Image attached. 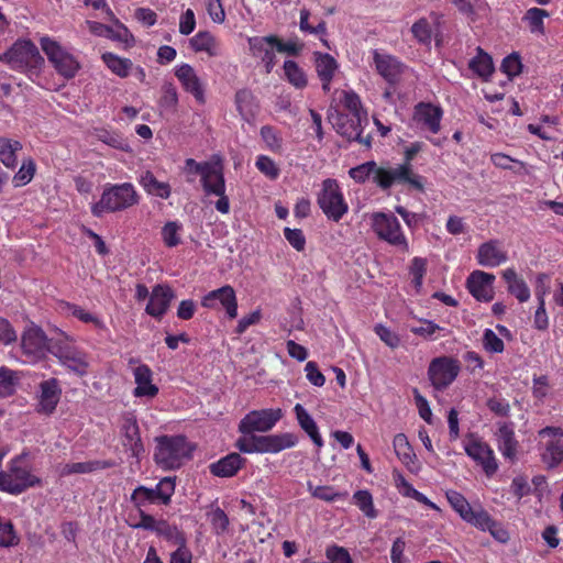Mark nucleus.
Wrapping results in <instances>:
<instances>
[{"label": "nucleus", "instance_id": "obj_1", "mask_svg": "<svg viewBox=\"0 0 563 563\" xmlns=\"http://www.w3.org/2000/svg\"><path fill=\"white\" fill-rule=\"evenodd\" d=\"M282 417L283 411L279 408L252 410L246 413L239 423V431L243 437L236 440L235 446L238 450L246 454H276L283 450L294 448L298 443V437L294 433L254 434L255 432L272 430Z\"/></svg>", "mask_w": 563, "mask_h": 563}, {"label": "nucleus", "instance_id": "obj_2", "mask_svg": "<svg viewBox=\"0 0 563 563\" xmlns=\"http://www.w3.org/2000/svg\"><path fill=\"white\" fill-rule=\"evenodd\" d=\"M139 194L131 183L106 185L100 199L91 205V213L101 218L104 213L126 210L139 203Z\"/></svg>", "mask_w": 563, "mask_h": 563}, {"label": "nucleus", "instance_id": "obj_3", "mask_svg": "<svg viewBox=\"0 0 563 563\" xmlns=\"http://www.w3.org/2000/svg\"><path fill=\"white\" fill-rule=\"evenodd\" d=\"M192 450L184 435H162L156 438L154 461L165 471L175 470L190 457Z\"/></svg>", "mask_w": 563, "mask_h": 563}, {"label": "nucleus", "instance_id": "obj_4", "mask_svg": "<svg viewBox=\"0 0 563 563\" xmlns=\"http://www.w3.org/2000/svg\"><path fill=\"white\" fill-rule=\"evenodd\" d=\"M0 62L7 64L13 70L30 74H37L44 65V58L38 48L30 40H18L7 52L0 55Z\"/></svg>", "mask_w": 563, "mask_h": 563}, {"label": "nucleus", "instance_id": "obj_5", "mask_svg": "<svg viewBox=\"0 0 563 563\" xmlns=\"http://www.w3.org/2000/svg\"><path fill=\"white\" fill-rule=\"evenodd\" d=\"M372 229L377 238L402 253H409V242L399 220L393 213L375 212L371 217Z\"/></svg>", "mask_w": 563, "mask_h": 563}, {"label": "nucleus", "instance_id": "obj_6", "mask_svg": "<svg viewBox=\"0 0 563 563\" xmlns=\"http://www.w3.org/2000/svg\"><path fill=\"white\" fill-rule=\"evenodd\" d=\"M40 45L57 74L66 79L76 76L80 69V63L65 47L48 36L41 37Z\"/></svg>", "mask_w": 563, "mask_h": 563}, {"label": "nucleus", "instance_id": "obj_7", "mask_svg": "<svg viewBox=\"0 0 563 563\" xmlns=\"http://www.w3.org/2000/svg\"><path fill=\"white\" fill-rule=\"evenodd\" d=\"M40 482V478L33 475L26 465H23L22 459L13 460L9 470L0 473V490L12 495H19Z\"/></svg>", "mask_w": 563, "mask_h": 563}, {"label": "nucleus", "instance_id": "obj_8", "mask_svg": "<svg viewBox=\"0 0 563 563\" xmlns=\"http://www.w3.org/2000/svg\"><path fill=\"white\" fill-rule=\"evenodd\" d=\"M318 205L328 219L339 222L349 211V206L335 179L328 178L322 183L318 194Z\"/></svg>", "mask_w": 563, "mask_h": 563}, {"label": "nucleus", "instance_id": "obj_9", "mask_svg": "<svg viewBox=\"0 0 563 563\" xmlns=\"http://www.w3.org/2000/svg\"><path fill=\"white\" fill-rule=\"evenodd\" d=\"M540 438L541 461L548 468H554L563 462V429L545 427L538 431Z\"/></svg>", "mask_w": 563, "mask_h": 563}, {"label": "nucleus", "instance_id": "obj_10", "mask_svg": "<svg viewBox=\"0 0 563 563\" xmlns=\"http://www.w3.org/2000/svg\"><path fill=\"white\" fill-rule=\"evenodd\" d=\"M460 362L451 356L433 358L428 367V378L435 390L446 389L459 376Z\"/></svg>", "mask_w": 563, "mask_h": 563}, {"label": "nucleus", "instance_id": "obj_11", "mask_svg": "<svg viewBox=\"0 0 563 563\" xmlns=\"http://www.w3.org/2000/svg\"><path fill=\"white\" fill-rule=\"evenodd\" d=\"M395 184L409 185L417 190H423L422 177L415 174L408 163L395 167H383L377 175V186L380 189L387 190Z\"/></svg>", "mask_w": 563, "mask_h": 563}, {"label": "nucleus", "instance_id": "obj_12", "mask_svg": "<svg viewBox=\"0 0 563 563\" xmlns=\"http://www.w3.org/2000/svg\"><path fill=\"white\" fill-rule=\"evenodd\" d=\"M57 343L47 339L41 329H30L22 335L21 349L26 356V362H35L45 356L46 352L52 353L53 346Z\"/></svg>", "mask_w": 563, "mask_h": 563}, {"label": "nucleus", "instance_id": "obj_13", "mask_svg": "<svg viewBox=\"0 0 563 563\" xmlns=\"http://www.w3.org/2000/svg\"><path fill=\"white\" fill-rule=\"evenodd\" d=\"M335 131L349 141H357L371 146L369 139H363V123H367V118L355 117L343 112H336L330 117Z\"/></svg>", "mask_w": 563, "mask_h": 563}, {"label": "nucleus", "instance_id": "obj_14", "mask_svg": "<svg viewBox=\"0 0 563 563\" xmlns=\"http://www.w3.org/2000/svg\"><path fill=\"white\" fill-rule=\"evenodd\" d=\"M466 454L482 466L487 476L498 470V464L492 448L477 437L471 435L464 443Z\"/></svg>", "mask_w": 563, "mask_h": 563}, {"label": "nucleus", "instance_id": "obj_15", "mask_svg": "<svg viewBox=\"0 0 563 563\" xmlns=\"http://www.w3.org/2000/svg\"><path fill=\"white\" fill-rule=\"evenodd\" d=\"M372 55L373 65L378 75L382 76L389 86L397 85L406 71L407 66L397 57L378 49H373Z\"/></svg>", "mask_w": 563, "mask_h": 563}, {"label": "nucleus", "instance_id": "obj_16", "mask_svg": "<svg viewBox=\"0 0 563 563\" xmlns=\"http://www.w3.org/2000/svg\"><path fill=\"white\" fill-rule=\"evenodd\" d=\"M201 306L208 309H218L221 306L230 319L238 317V299L233 287L230 285L206 294L201 299Z\"/></svg>", "mask_w": 563, "mask_h": 563}, {"label": "nucleus", "instance_id": "obj_17", "mask_svg": "<svg viewBox=\"0 0 563 563\" xmlns=\"http://www.w3.org/2000/svg\"><path fill=\"white\" fill-rule=\"evenodd\" d=\"M52 354L55 355L62 365L74 372L78 376H84L88 372L89 363L84 352L68 344L53 346Z\"/></svg>", "mask_w": 563, "mask_h": 563}, {"label": "nucleus", "instance_id": "obj_18", "mask_svg": "<svg viewBox=\"0 0 563 563\" xmlns=\"http://www.w3.org/2000/svg\"><path fill=\"white\" fill-rule=\"evenodd\" d=\"M494 274L477 269L468 275L466 288L476 300L488 302L494 298Z\"/></svg>", "mask_w": 563, "mask_h": 563}, {"label": "nucleus", "instance_id": "obj_19", "mask_svg": "<svg viewBox=\"0 0 563 563\" xmlns=\"http://www.w3.org/2000/svg\"><path fill=\"white\" fill-rule=\"evenodd\" d=\"M476 261L479 266L495 268L508 261V253L501 241L492 239L478 246Z\"/></svg>", "mask_w": 563, "mask_h": 563}, {"label": "nucleus", "instance_id": "obj_20", "mask_svg": "<svg viewBox=\"0 0 563 563\" xmlns=\"http://www.w3.org/2000/svg\"><path fill=\"white\" fill-rule=\"evenodd\" d=\"M122 444L126 451L131 452L133 457L140 459L144 453V446L141 440L140 428L136 418L128 413L123 417L121 426Z\"/></svg>", "mask_w": 563, "mask_h": 563}, {"label": "nucleus", "instance_id": "obj_21", "mask_svg": "<svg viewBox=\"0 0 563 563\" xmlns=\"http://www.w3.org/2000/svg\"><path fill=\"white\" fill-rule=\"evenodd\" d=\"M175 76L181 84L183 88L194 96L197 102H205V87L197 75L194 67L187 63H183L175 67Z\"/></svg>", "mask_w": 563, "mask_h": 563}, {"label": "nucleus", "instance_id": "obj_22", "mask_svg": "<svg viewBox=\"0 0 563 563\" xmlns=\"http://www.w3.org/2000/svg\"><path fill=\"white\" fill-rule=\"evenodd\" d=\"M443 111L440 107L432 103L419 102L415 107L413 119L432 134H437L441 130V120Z\"/></svg>", "mask_w": 563, "mask_h": 563}, {"label": "nucleus", "instance_id": "obj_23", "mask_svg": "<svg viewBox=\"0 0 563 563\" xmlns=\"http://www.w3.org/2000/svg\"><path fill=\"white\" fill-rule=\"evenodd\" d=\"M276 36H254L249 38V46L252 55L254 57L261 58L262 63L265 65L266 73L269 74L275 66V44Z\"/></svg>", "mask_w": 563, "mask_h": 563}, {"label": "nucleus", "instance_id": "obj_24", "mask_svg": "<svg viewBox=\"0 0 563 563\" xmlns=\"http://www.w3.org/2000/svg\"><path fill=\"white\" fill-rule=\"evenodd\" d=\"M60 395L62 389L56 378L41 382L37 411L45 415L53 413L59 402Z\"/></svg>", "mask_w": 563, "mask_h": 563}, {"label": "nucleus", "instance_id": "obj_25", "mask_svg": "<svg viewBox=\"0 0 563 563\" xmlns=\"http://www.w3.org/2000/svg\"><path fill=\"white\" fill-rule=\"evenodd\" d=\"M175 294L169 286L156 285L153 287L148 303L145 308L146 313L154 318H162L169 308Z\"/></svg>", "mask_w": 563, "mask_h": 563}, {"label": "nucleus", "instance_id": "obj_26", "mask_svg": "<svg viewBox=\"0 0 563 563\" xmlns=\"http://www.w3.org/2000/svg\"><path fill=\"white\" fill-rule=\"evenodd\" d=\"M216 162L201 177V185L206 195H223L225 192V179L223 175V165L219 156H214Z\"/></svg>", "mask_w": 563, "mask_h": 563}, {"label": "nucleus", "instance_id": "obj_27", "mask_svg": "<svg viewBox=\"0 0 563 563\" xmlns=\"http://www.w3.org/2000/svg\"><path fill=\"white\" fill-rule=\"evenodd\" d=\"M313 63L317 75L322 84V90L329 92L331 81L339 68L338 62L328 53L314 52Z\"/></svg>", "mask_w": 563, "mask_h": 563}, {"label": "nucleus", "instance_id": "obj_28", "mask_svg": "<svg viewBox=\"0 0 563 563\" xmlns=\"http://www.w3.org/2000/svg\"><path fill=\"white\" fill-rule=\"evenodd\" d=\"M234 101L242 120L253 124L260 111V103L253 92L249 89H241L236 91Z\"/></svg>", "mask_w": 563, "mask_h": 563}, {"label": "nucleus", "instance_id": "obj_29", "mask_svg": "<svg viewBox=\"0 0 563 563\" xmlns=\"http://www.w3.org/2000/svg\"><path fill=\"white\" fill-rule=\"evenodd\" d=\"M503 278L507 283V290L519 302H527L530 299V288L522 277L512 267L503 271Z\"/></svg>", "mask_w": 563, "mask_h": 563}, {"label": "nucleus", "instance_id": "obj_30", "mask_svg": "<svg viewBox=\"0 0 563 563\" xmlns=\"http://www.w3.org/2000/svg\"><path fill=\"white\" fill-rule=\"evenodd\" d=\"M136 388L134 389V396L136 397H150L153 398L158 394V388L152 384V371L145 365L141 364L133 371Z\"/></svg>", "mask_w": 563, "mask_h": 563}, {"label": "nucleus", "instance_id": "obj_31", "mask_svg": "<svg viewBox=\"0 0 563 563\" xmlns=\"http://www.w3.org/2000/svg\"><path fill=\"white\" fill-rule=\"evenodd\" d=\"M498 449L506 459H514L517 453L518 441L515 437L514 424L503 422L497 431Z\"/></svg>", "mask_w": 563, "mask_h": 563}, {"label": "nucleus", "instance_id": "obj_32", "mask_svg": "<svg viewBox=\"0 0 563 563\" xmlns=\"http://www.w3.org/2000/svg\"><path fill=\"white\" fill-rule=\"evenodd\" d=\"M243 459L239 453H230L209 465L210 473L218 477H232L241 468Z\"/></svg>", "mask_w": 563, "mask_h": 563}, {"label": "nucleus", "instance_id": "obj_33", "mask_svg": "<svg viewBox=\"0 0 563 563\" xmlns=\"http://www.w3.org/2000/svg\"><path fill=\"white\" fill-rule=\"evenodd\" d=\"M294 412L300 428L318 448H321L323 445V440L319 432V428L310 413L300 404L295 405Z\"/></svg>", "mask_w": 563, "mask_h": 563}, {"label": "nucleus", "instance_id": "obj_34", "mask_svg": "<svg viewBox=\"0 0 563 563\" xmlns=\"http://www.w3.org/2000/svg\"><path fill=\"white\" fill-rule=\"evenodd\" d=\"M468 69L483 80H488L494 73V64L489 54L482 47L476 48V55L470 59Z\"/></svg>", "mask_w": 563, "mask_h": 563}, {"label": "nucleus", "instance_id": "obj_35", "mask_svg": "<svg viewBox=\"0 0 563 563\" xmlns=\"http://www.w3.org/2000/svg\"><path fill=\"white\" fill-rule=\"evenodd\" d=\"M139 183L151 196L162 199H168L170 197L172 188L169 184L159 181L150 170H145L140 175Z\"/></svg>", "mask_w": 563, "mask_h": 563}, {"label": "nucleus", "instance_id": "obj_36", "mask_svg": "<svg viewBox=\"0 0 563 563\" xmlns=\"http://www.w3.org/2000/svg\"><path fill=\"white\" fill-rule=\"evenodd\" d=\"M114 463L110 461L76 462L63 465L59 472L62 476H69L71 474H88L98 470L112 467Z\"/></svg>", "mask_w": 563, "mask_h": 563}, {"label": "nucleus", "instance_id": "obj_37", "mask_svg": "<svg viewBox=\"0 0 563 563\" xmlns=\"http://www.w3.org/2000/svg\"><path fill=\"white\" fill-rule=\"evenodd\" d=\"M92 135L100 142L104 143L106 145L120 150L123 152H129L130 145L126 141V139L123 137V135L117 131L109 130L106 128H95L92 131Z\"/></svg>", "mask_w": 563, "mask_h": 563}, {"label": "nucleus", "instance_id": "obj_38", "mask_svg": "<svg viewBox=\"0 0 563 563\" xmlns=\"http://www.w3.org/2000/svg\"><path fill=\"white\" fill-rule=\"evenodd\" d=\"M106 66L120 78H125L133 69V63L129 58L120 57L119 55L106 52L101 56Z\"/></svg>", "mask_w": 563, "mask_h": 563}, {"label": "nucleus", "instance_id": "obj_39", "mask_svg": "<svg viewBox=\"0 0 563 563\" xmlns=\"http://www.w3.org/2000/svg\"><path fill=\"white\" fill-rule=\"evenodd\" d=\"M22 150V143L18 140L0 137V161L8 168H14L18 164L16 153Z\"/></svg>", "mask_w": 563, "mask_h": 563}, {"label": "nucleus", "instance_id": "obj_40", "mask_svg": "<svg viewBox=\"0 0 563 563\" xmlns=\"http://www.w3.org/2000/svg\"><path fill=\"white\" fill-rule=\"evenodd\" d=\"M190 46L195 52H206L209 56L218 55L216 37L208 31H200L192 36Z\"/></svg>", "mask_w": 563, "mask_h": 563}, {"label": "nucleus", "instance_id": "obj_41", "mask_svg": "<svg viewBox=\"0 0 563 563\" xmlns=\"http://www.w3.org/2000/svg\"><path fill=\"white\" fill-rule=\"evenodd\" d=\"M155 533L177 549L186 547L185 534L176 526H172L165 520H159Z\"/></svg>", "mask_w": 563, "mask_h": 563}, {"label": "nucleus", "instance_id": "obj_42", "mask_svg": "<svg viewBox=\"0 0 563 563\" xmlns=\"http://www.w3.org/2000/svg\"><path fill=\"white\" fill-rule=\"evenodd\" d=\"M382 166H378L374 161L363 163L356 167H353L349 170V175L356 183L363 184L369 177L373 178V181L377 185V175L382 170Z\"/></svg>", "mask_w": 563, "mask_h": 563}, {"label": "nucleus", "instance_id": "obj_43", "mask_svg": "<svg viewBox=\"0 0 563 563\" xmlns=\"http://www.w3.org/2000/svg\"><path fill=\"white\" fill-rule=\"evenodd\" d=\"M19 373L5 366L0 367V398L12 396L19 384Z\"/></svg>", "mask_w": 563, "mask_h": 563}, {"label": "nucleus", "instance_id": "obj_44", "mask_svg": "<svg viewBox=\"0 0 563 563\" xmlns=\"http://www.w3.org/2000/svg\"><path fill=\"white\" fill-rule=\"evenodd\" d=\"M284 73L286 79L297 89H303L308 85V78L305 70L294 60L284 63Z\"/></svg>", "mask_w": 563, "mask_h": 563}, {"label": "nucleus", "instance_id": "obj_45", "mask_svg": "<svg viewBox=\"0 0 563 563\" xmlns=\"http://www.w3.org/2000/svg\"><path fill=\"white\" fill-rule=\"evenodd\" d=\"M131 501L136 508L159 504L157 488H148L146 486L140 485L132 492Z\"/></svg>", "mask_w": 563, "mask_h": 563}, {"label": "nucleus", "instance_id": "obj_46", "mask_svg": "<svg viewBox=\"0 0 563 563\" xmlns=\"http://www.w3.org/2000/svg\"><path fill=\"white\" fill-rule=\"evenodd\" d=\"M550 14L548 11L539 8H530L525 13L522 20L527 22L528 27L531 33L534 34H544V18H548Z\"/></svg>", "mask_w": 563, "mask_h": 563}, {"label": "nucleus", "instance_id": "obj_47", "mask_svg": "<svg viewBox=\"0 0 563 563\" xmlns=\"http://www.w3.org/2000/svg\"><path fill=\"white\" fill-rule=\"evenodd\" d=\"M60 308L65 313L70 314L85 323H93L97 328L103 327V322L98 317L77 305L62 302Z\"/></svg>", "mask_w": 563, "mask_h": 563}, {"label": "nucleus", "instance_id": "obj_48", "mask_svg": "<svg viewBox=\"0 0 563 563\" xmlns=\"http://www.w3.org/2000/svg\"><path fill=\"white\" fill-rule=\"evenodd\" d=\"M393 445L396 455L401 460L404 464L408 465L410 462H412L415 454L407 437L404 433H398L394 437Z\"/></svg>", "mask_w": 563, "mask_h": 563}, {"label": "nucleus", "instance_id": "obj_49", "mask_svg": "<svg viewBox=\"0 0 563 563\" xmlns=\"http://www.w3.org/2000/svg\"><path fill=\"white\" fill-rule=\"evenodd\" d=\"M355 505L368 518H376L377 511L373 504V497L368 490H357L353 495Z\"/></svg>", "mask_w": 563, "mask_h": 563}, {"label": "nucleus", "instance_id": "obj_50", "mask_svg": "<svg viewBox=\"0 0 563 563\" xmlns=\"http://www.w3.org/2000/svg\"><path fill=\"white\" fill-rule=\"evenodd\" d=\"M490 159L496 167L501 169H510L518 174L526 170V165L523 162L511 158L504 153H495L490 156Z\"/></svg>", "mask_w": 563, "mask_h": 563}, {"label": "nucleus", "instance_id": "obj_51", "mask_svg": "<svg viewBox=\"0 0 563 563\" xmlns=\"http://www.w3.org/2000/svg\"><path fill=\"white\" fill-rule=\"evenodd\" d=\"M262 140L265 142L266 147L274 152L280 153L283 148V139L280 134L271 125H264L260 131Z\"/></svg>", "mask_w": 563, "mask_h": 563}, {"label": "nucleus", "instance_id": "obj_52", "mask_svg": "<svg viewBox=\"0 0 563 563\" xmlns=\"http://www.w3.org/2000/svg\"><path fill=\"white\" fill-rule=\"evenodd\" d=\"M467 523H471L472 526L483 530L487 531L488 528L492 526L494 519L490 517V515L483 509L482 507H478L476 509H472L470 514L464 519Z\"/></svg>", "mask_w": 563, "mask_h": 563}, {"label": "nucleus", "instance_id": "obj_53", "mask_svg": "<svg viewBox=\"0 0 563 563\" xmlns=\"http://www.w3.org/2000/svg\"><path fill=\"white\" fill-rule=\"evenodd\" d=\"M19 543V537L10 520L0 517V548H11Z\"/></svg>", "mask_w": 563, "mask_h": 563}, {"label": "nucleus", "instance_id": "obj_54", "mask_svg": "<svg viewBox=\"0 0 563 563\" xmlns=\"http://www.w3.org/2000/svg\"><path fill=\"white\" fill-rule=\"evenodd\" d=\"M446 498L451 507L460 515L464 520L470 511L473 509L466 498L459 492L449 490L446 492Z\"/></svg>", "mask_w": 563, "mask_h": 563}, {"label": "nucleus", "instance_id": "obj_55", "mask_svg": "<svg viewBox=\"0 0 563 563\" xmlns=\"http://www.w3.org/2000/svg\"><path fill=\"white\" fill-rule=\"evenodd\" d=\"M207 516L214 533L223 534L228 531L230 521L227 514L221 508L217 507L216 509H212L207 514Z\"/></svg>", "mask_w": 563, "mask_h": 563}, {"label": "nucleus", "instance_id": "obj_56", "mask_svg": "<svg viewBox=\"0 0 563 563\" xmlns=\"http://www.w3.org/2000/svg\"><path fill=\"white\" fill-rule=\"evenodd\" d=\"M35 174V163L32 158L24 159L20 169L13 177V183L15 187L25 186L29 184Z\"/></svg>", "mask_w": 563, "mask_h": 563}, {"label": "nucleus", "instance_id": "obj_57", "mask_svg": "<svg viewBox=\"0 0 563 563\" xmlns=\"http://www.w3.org/2000/svg\"><path fill=\"white\" fill-rule=\"evenodd\" d=\"M255 166L262 174L272 180H275L279 177V167L267 155H258L255 162Z\"/></svg>", "mask_w": 563, "mask_h": 563}, {"label": "nucleus", "instance_id": "obj_58", "mask_svg": "<svg viewBox=\"0 0 563 563\" xmlns=\"http://www.w3.org/2000/svg\"><path fill=\"white\" fill-rule=\"evenodd\" d=\"M181 224L177 221L167 222L162 229V238L166 246L174 247L180 243Z\"/></svg>", "mask_w": 563, "mask_h": 563}, {"label": "nucleus", "instance_id": "obj_59", "mask_svg": "<svg viewBox=\"0 0 563 563\" xmlns=\"http://www.w3.org/2000/svg\"><path fill=\"white\" fill-rule=\"evenodd\" d=\"M175 481L176 477H164L162 478L157 484V495L159 499V504L162 505H168L170 503L172 496L175 493Z\"/></svg>", "mask_w": 563, "mask_h": 563}, {"label": "nucleus", "instance_id": "obj_60", "mask_svg": "<svg viewBox=\"0 0 563 563\" xmlns=\"http://www.w3.org/2000/svg\"><path fill=\"white\" fill-rule=\"evenodd\" d=\"M342 103L349 111L347 114L367 118L366 113L362 109L360 97L354 91H345L343 93Z\"/></svg>", "mask_w": 563, "mask_h": 563}, {"label": "nucleus", "instance_id": "obj_61", "mask_svg": "<svg viewBox=\"0 0 563 563\" xmlns=\"http://www.w3.org/2000/svg\"><path fill=\"white\" fill-rule=\"evenodd\" d=\"M308 492L312 497L324 501H334L341 497L331 486H314L311 482L307 483Z\"/></svg>", "mask_w": 563, "mask_h": 563}, {"label": "nucleus", "instance_id": "obj_62", "mask_svg": "<svg viewBox=\"0 0 563 563\" xmlns=\"http://www.w3.org/2000/svg\"><path fill=\"white\" fill-rule=\"evenodd\" d=\"M410 274L412 275V283L416 288L422 286L423 277L427 272V261L422 257H413L410 264Z\"/></svg>", "mask_w": 563, "mask_h": 563}, {"label": "nucleus", "instance_id": "obj_63", "mask_svg": "<svg viewBox=\"0 0 563 563\" xmlns=\"http://www.w3.org/2000/svg\"><path fill=\"white\" fill-rule=\"evenodd\" d=\"M411 32L419 43L429 44L431 42V27L427 19H420L413 23Z\"/></svg>", "mask_w": 563, "mask_h": 563}, {"label": "nucleus", "instance_id": "obj_64", "mask_svg": "<svg viewBox=\"0 0 563 563\" xmlns=\"http://www.w3.org/2000/svg\"><path fill=\"white\" fill-rule=\"evenodd\" d=\"M483 344L492 353H501L505 349L503 340L492 329L484 331Z\"/></svg>", "mask_w": 563, "mask_h": 563}]
</instances>
